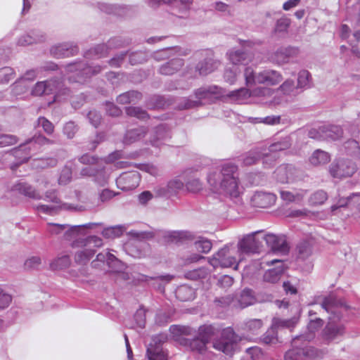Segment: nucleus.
Masks as SVG:
<instances>
[{
  "instance_id": "nucleus-43",
  "label": "nucleus",
  "mask_w": 360,
  "mask_h": 360,
  "mask_svg": "<svg viewBox=\"0 0 360 360\" xmlns=\"http://www.w3.org/2000/svg\"><path fill=\"white\" fill-rule=\"evenodd\" d=\"M291 146L290 140L289 137H285L282 140L275 142L269 146L268 148H266V152L269 153H276L281 150H286L289 148Z\"/></svg>"
},
{
  "instance_id": "nucleus-14",
  "label": "nucleus",
  "mask_w": 360,
  "mask_h": 360,
  "mask_svg": "<svg viewBox=\"0 0 360 360\" xmlns=\"http://www.w3.org/2000/svg\"><path fill=\"white\" fill-rule=\"evenodd\" d=\"M262 239L266 241L268 247L274 252L287 254L289 251V246L283 236L268 233L262 236Z\"/></svg>"
},
{
  "instance_id": "nucleus-27",
  "label": "nucleus",
  "mask_w": 360,
  "mask_h": 360,
  "mask_svg": "<svg viewBox=\"0 0 360 360\" xmlns=\"http://www.w3.org/2000/svg\"><path fill=\"white\" fill-rule=\"evenodd\" d=\"M219 63L212 58H206L200 62L196 66V70L200 75H207L217 68Z\"/></svg>"
},
{
  "instance_id": "nucleus-40",
  "label": "nucleus",
  "mask_w": 360,
  "mask_h": 360,
  "mask_svg": "<svg viewBox=\"0 0 360 360\" xmlns=\"http://www.w3.org/2000/svg\"><path fill=\"white\" fill-rule=\"evenodd\" d=\"M141 98V94L135 91H128L120 94L117 101L120 104H127L133 102H136Z\"/></svg>"
},
{
  "instance_id": "nucleus-12",
  "label": "nucleus",
  "mask_w": 360,
  "mask_h": 360,
  "mask_svg": "<svg viewBox=\"0 0 360 360\" xmlns=\"http://www.w3.org/2000/svg\"><path fill=\"white\" fill-rule=\"evenodd\" d=\"M253 43L250 41H243L241 46L243 50L232 49L228 53L229 59L233 65H240L250 62L252 55L248 51V48H251Z\"/></svg>"
},
{
  "instance_id": "nucleus-55",
  "label": "nucleus",
  "mask_w": 360,
  "mask_h": 360,
  "mask_svg": "<svg viewBox=\"0 0 360 360\" xmlns=\"http://www.w3.org/2000/svg\"><path fill=\"white\" fill-rule=\"evenodd\" d=\"M18 139L12 134H0V148L13 146L17 143Z\"/></svg>"
},
{
  "instance_id": "nucleus-63",
  "label": "nucleus",
  "mask_w": 360,
  "mask_h": 360,
  "mask_svg": "<svg viewBox=\"0 0 360 360\" xmlns=\"http://www.w3.org/2000/svg\"><path fill=\"white\" fill-rule=\"evenodd\" d=\"M346 148L356 158L360 159V146L355 140H350L347 142Z\"/></svg>"
},
{
  "instance_id": "nucleus-42",
  "label": "nucleus",
  "mask_w": 360,
  "mask_h": 360,
  "mask_svg": "<svg viewBox=\"0 0 360 360\" xmlns=\"http://www.w3.org/2000/svg\"><path fill=\"white\" fill-rule=\"evenodd\" d=\"M297 89L295 85V82L292 79L285 80L276 89H274V92H281L284 96H290L295 89Z\"/></svg>"
},
{
  "instance_id": "nucleus-17",
  "label": "nucleus",
  "mask_w": 360,
  "mask_h": 360,
  "mask_svg": "<svg viewBox=\"0 0 360 360\" xmlns=\"http://www.w3.org/2000/svg\"><path fill=\"white\" fill-rule=\"evenodd\" d=\"M295 172L296 169L292 165H283L276 169L274 177L277 181L285 184L293 179Z\"/></svg>"
},
{
  "instance_id": "nucleus-3",
  "label": "nucleus",
  "mask_w": 360,
  "mask_h": 360,
  "mask_svg": "<svg viewBox=\"0 0 360 360\" xmlns=\"http://www.w3.org/2000/svg\"><path fill=\"white\" fill-rule=\"evenodd\" d=\"M244 257L240 254L236 246L227 245L218 250L217 252L209 259V263L214 268L233 267L237 270L239 263L243 261Z\"/></svg>"
},
{
  "instance_id": "nucleus-39",
  "label": "nucleus",
  "mask_w": 360,
  "mask_h": 360,
  "mask_svg": "<svg viewBox=\"0 0 360 360\" xmlns=\"http://www.w3.org/2000/svg\"><path fill=\"white\" fill-rule=\"evenodd\" d=\"M321 307L324 309L327 312L332 314L335 313V309L341 303L337 300L336 297L333 295H329L323 298L321 302Z\"/></svg>"
},
{
  "instance_id": "nucleus-9",
  "label": "nucleus",
  "mask_w": 360,
  "mask_h": 360,
  "mask_svg": "<svg viewBox=\"0 0 360 360\" xmlns=\"http://www.w3.org/2000/svg\"><path fill=\"white\" fill-rule=\"evenodd\" d=\"M356 165L349 160L334 161L329 167V172L333 178H345L352 176L356 171Z\"/></svg>"
},
{
  "instance_id": "nucleus-32",
  "label": "nucleus",
  "mask_w": 360,
  "mask_h": 360,
  "mask_svg": "<svg viewBox=\"0 0 360 360\" xmlns=\"http://www.w3.org/2000/svg\"><path fill=\"white\" fill-rule=\"evenodd\" d=\"M168 132L165 130L163 126H158L155 131V135L151 139L150 142L153 146L160 147L161 145L165 144L168 139H169Z\"/></svg>"
},
{
  "instance_id": "nucleus-30",
  "label": "nucleus",
  "mask_w": 360,
  "mask_h": 360,
  "mask_svg": "<svg viewBox=\"0 0 360 360\" xmlns=\"http://www.w3.org/2000/svg\"><path fill=\"white\" fill-rule=\"evenodd\" d=\"M146 129L144 127H138L127 131L124 138V143L131 144L141 140L145 136Z\"/></svg>"
},
{
  "instance_id": "nucleus-41",
  "label": "nucleus",
  "mask_w": 360,
  "mask_h": 360,
  "mask_svg": "<svg viewBox=\"0 0 360 360\" xmlns=\"http://www.w3.org/2000/svg\"><path fill=\"white\" fill-rule=\"evenodd\" d=\"M328 195L323 190H318L314 192L309 198V202L312 206L323 205L328 199Z\"/></svg>"
},
{
  "instance_id": "nucleus-16",
  "label": "nucleus",
  "mask_w": 360,
  "mask_h": 360,
  "mask_svg": "<svg viewBox=\"0 0 360 360\" xmlns=\"http://www.w3.org/2000/svg\"><path fill=\"white\" fill-rule=\"evenodd\" d=\"M184 188V183L179 179H172L166 186H159L155 188V193L158 196L170 197L179 193Z\"/></svg>"
},
{
  "instance_id": "nucleus-23",
  "label": "nucleus",
  "mask_w": 360,
  "mask_h": 360,
  "mask_svg": "<svg viewBox=\"0 0 360 360\" xmlns=\"http://www.w3.org/2000/svg\"><path fill=\"white\" fill-rule=\"evenodd\" d=\"M184 65L181 58H174L160 66L159 72L162 75H172L178 72Z\"/></svg>"
},
{
  "instance_id": "nucleus-29",
  "label": "nucleus",
  "mask_w": 360,
  "mask_h": 360,
  "mask_svg": "<svg viewBox=\"0 0 360 360\" xmlns=\"http://www.w3.org/2000/svg\"><path fill=\"white\" fill-rule=\"evenodd\" d=\"M307 193L306 190H299L295 193L288 191H281L280 194L281 199L287 202H300L304 198Z\"/></svg>"
},
{
  "instance_id": "nucleus-48",
  "label": "nucleus",
  "mask_w": 360,
  "mask_h": 360,
  "mask_svg": "<svg viewBox=\"0 0 360 360\" xmlns=\"http://www.w3.org/2000/svg\"><path fill=\"white\" fill-rule=\"evenodd\" d=\"M290 20L287 18H281L278 19L274 29V33L276 34H285L290 25Z\"/></svg>"
},
{
  "instance_id": "nucleus-58",
  "label": "nucleus",
  "mask_w": 360,
  "mask_h": 360,
  "mask_svg": "<svg viewBox=\"0 0 360 360\" xmlns=\"http://www.w3.org/2000/svg\"><path fill=\"white\" fill-rule=\"evenodd\" d=\"M41 38H42V37L41 36L39 37L38 35H35V36H31L30 34L24 35L18 39V44L20 46L30 45L33 43L41 41Z\"/></svg>"
},
{
  "instance_id": "nucleus-57",
  "label": "nucleus",
  "mask_w": 360,
  "mask_h": 360,
  "mask_svg": "<svg viewBox=\"0 0 360 360\" xmlns=\"http://www.w3.org/2000/svg\"><path fill=\"white\" fill-rule=\"evenodd\" d=\"M71 263L69 256L64 255L57 259L53 263L51 264V266L53 269H65L68 268Z\"/></svg>"
},
{
  "instance_id": "nucleus-37",
  "label": "nucleus",
  "mask_w": 360,
  "mask_h": 360,
  "mask_svg": "<svg viewBox=\"0 0 360 360\" xmlns=\"http://www.w3.org/2000/svg\"><path fill=\"white\" fill-rule=\"evenodd\" d=\"M176 297L182 302L191 300L194 297L193 289L187 285H181L176 290Z\"/></svg>"
},
{
  "instance_id": "nucleus-64",
  "label": "nucleus",
  "mask_w": 360,
  "mask_h": 360,
  "mask_svg": "<svg viewBox=\"0 0 360 360\" xmlns=\"http://www.w3.org/2000/svg\"><path fill=\"white\" fill-rule=\"evenodd\" d=\"M134 320L137 326L143 328L146 323V310L141 307L139 308L134 314Z\"/></svg>"
},
{
  "instance_id": "nucleus-36",
  "label": "nucleus",
  "mask_w": 360,
  "mask_h": 360,
  "mask_svg": "<svg viewBox=\"0 0 360 360\" xmlns=\"http://www.w3.org/2000/svg\"><path fill=\"white\" fill-rule=\"evenodd\" d=\"M256 301L253 292L249 289L243 290L238 298V304L241 308L253 304Z\"/></svg>"
},
{
  "instance_id": "nucleus-22",
  "label": "nucleus",
  "mask_w": 360,
  "mask_h": 360,
  "mask_svg": "<svg viewBox=\"0 0 360 360\" xmlns=\"http://www.w3.org/2000/svg\"><path fill=\"white\" fill-rule=\"evenodd\" d=\"M345 333V327L342 324L335 325L330 321L323 331V338L331 341Z\"/></svg>"
},
{
  "instance_id": "nucleus-52",
  "label": "nucleus",
  "mask_w": 360,
  "mask_h": 360,
  "mask_svg": "<svg viewBox=\"0 0 360 360\" xmlns=\"http://www.w3.org/2000/svg\"><path fill=\"white\" fill-rule=\"evenodd\" d=\"M263 326L261 319H250L245 323L244 330L252 333H256Z\"/></svg>"
},
{
  "instance_id": "nucleus-49",
  "label": "nucleus",
  "mask_w": 360,
  "mask_h": 360,
  "mask_svg": "<svg viewBox=\"0 0 360 360\" xmlns=\"http://www.w3.org/2000/svg\"><path fill=\"white\" fill-rule=\"evenodd\" d=\"M253 123H264L268 125H276L281 123V117L280 115H270L265 117L251 118Z\"/></svg>"
},
{
  "instance_id": "nucleus-18",
  "label": "nucleus",
  "mask_w": 360,
  "mask_h": 360,
  "mask_svg": "<svg viewBox=\"0 0 360 360\" xmlns=\"http://www.w3.org/2000/svg\"><path fill=\"white\" fill-rule=\"evenodd\" d=\"M276 263L278 264L276 268L269 269L264 273V281L275 283L281 279V277L284 272V266L283 262L279 259H273L270 262H268V264H274Z\"/></svg>"
},
{
  "instance_id": "nucleus-6",
  "label": "nucleus",
  "mask_w": 360,
  "mask_h": 360,
  "mask_svg": "<svg viewBox=\"0 0 360 360\" xmlns=\"http://www.w3.org/2000/svg\"><path fill=\"white\" fill-rule=\"evenodd\" d=\"M241 338L231 327L223 329L220 337L212 342L213 347L228 356H232L236 350L237 344Z\"/></svg>"
},
{
  "instance_id": "nucleus-7",
  "label": "nucleus",
  "mask_w": 360,
  "mask_h": 360,
  "mask_svg": "<svg viewBox=\"0 0 360 360\" xmlns=\"http://www.w3.org/2000/svg\"><path fill=\"white\" fill-rule=\"evenodd\" d=\"M304 341L296 337L292 340L293 347L285 355V360H316L323 356V352L312 346L299 347V342Z\"/></svg>"
},
{
  "instance_id": "nucleus-54",
  "label": "nucleus",
  "mask_w": 360,
  "mask_h": 360,
  "mask_svg": "<svg viewBox=\"0 0 360 360\" xmlns=\"http://www.w3.org/2000/svg\"><path fill=\"white\" fill-rule=\"evenodd\" d=\"M15 77V72L10 67H4L0 69V84H6Z\"/></svg>"
},
{
  "instance_id": "nucleus-11",
  "label": "nucleus",
  "mask_w": 360,
  "mask_h": 360,
  "mask_svg": "<svg viewBox=\"0 0 360 360\" xmlns=\"http://www.w3.org/2000/svg\"><path fill=\"white\" fill-rule=\"evenodd\" d=\"M166 340L165 335H159L152 339L147 348L148 360H167V354L162 347V343Z\"/></svg>"
},
{
  "instance_id": "nucleus-60",
  "label": "nucleus",
  "mask_w": 360,
  "mask_h": 360,
  "mask_svg": "<svg viewBox=\"0 0 360 360\" xmlns=\"http://www.w3.org/2000/svg\"><path fill=\"white\" fill-rule=\"evenodd\" d=\"M186 186L187 189L192 193H198L202 189V183L198 179L189 180Z\"/></svg>"
},
{
  "instance_id": "nucleus-45",
  "label": "nucleus",
  "mask_w": 360,
  "mask_h": 360,
  "mask_svg": "<svg viewBox=\"0 0 360 360\" xmlns=\"http://www.w3.org/2000/svg\"><path fill=\"white\" fill-rule=\"evenodd\" d=\"M169 240L172 243H177L186 240H191L193 238L192 235L188 231H172L167 235Z\"/></svg>"
},
{
  "instance_id": "nucleus-50",
  "label": "nucleus",
  "mask_w": 360,
  "mask_h": 360,
  "mask_svg": "<svg viewBox=\"0 0 360 360\" xmlns=\"http://www.w3.org/2000/svg\"><path fill=\"white\" fill-rule=\"evenodd\" d=\"M194 247L198 252L207 253L212 249V243L208 239L200 238L194 243Z\"/></svg>"
},
{
  "instance_id": "nucleus-46",
  "label": "nucleus",
  "mask_w": 360,
  "mask_h": 360,
  "mask_svg": "<svg viewBox=\"0 0 360 360\" xmlns=\"http://www.w3.org/2000/svg\"><path fill=\"white\" fill-rule=\"evenodd\" d=\"M298 257L301 259H306L312 253V247L309 242L302 241L297 246Z\"/></svg>"
},
{
  "instance_id": "nucleus-44",
  "label": "nucleus",
  "mask_w": 360,
  "mask_h": 360,
  "mask_svg": "<svg viewBox=\"0 0 360 360\" xmlns=\"http://www.w3.org/2000/svg\"><path fill=\"white\" fill-rule=\"evenodd\" d=\"M298 322V318L293 317L290 319H281L275 318L273 320V326L278 328H293Z\"/></svg>"
},
{
  "instance_id": "nucleus-34",
  "label": "nucleus",
  "mask_w": 360,
  "mask_h": 360,
  "mask_svg": "<svg viewBox=\"0 0 360 360\" xmlns=\"http://www.w3.org/2000/svg\"><path fill=\"white\" fill-rule=\"evenodd\" d=\"M148 2L151 7H156L162 4H180L182 6V7L180 9L182 11H186L188 7L192 4L193 0H148Z\"/></svg>"
},
{
  "instance_id": "nucleus-26",
  "label": "nucleus",
  "mask_w": 360,
  "mask_h": 360,
  "mask_svg": "<svg viewBox=\"0 0 360 360\" xmlns=\"http://www.w3.org/2000/svg\"><path fill=\"white\" fill-rule=\"evenodd\" d=\"M323 140L335 141L342 136L343 131L342 128L336 125L323 126Z\"/></svg>"
},
{
  "instance_id": "nucleus-53",
  "label": "nucleus",
  "mask_w": 360,
  "mask_h": 360,
  "mask_svg": "<svg viewBox=\"0 0 360 360\" xmlns=\"http://www.w3.org/2000/svg\"><path fill=\"white\" fill-rule=\"evenodd\" d=\"M240 72L238 68L232 66L225 70L224 77L226 82L233 84L236 81L237 75Z\"/></svg>"
},
{
  "instance_id": "nucleus-8",
  "label": "nucleus",
  "mask_w": 360,
  "mask_h": 360,
  "mask_svg": "<svg viewBox=\"0 0 360 360\" xmlns=\"http://www.w3.org/2000/svg\"><path fill=\"white\" fill-rule=\"evenodd\" d=\"M262 231H257L244 236L237 243L236 248L240 254L256 253L259 251L262 247L263 239L259 235Z\"/></svg>"
},
{
  "instance_id": "nucleus-13",
  "label": "nucleus",
  "mask_w": 360,
  "mask_h": 360,
  "mask_svg": "<svg viewBox=\"0 0 360 360\" xmlns=\"http://www.w3.org/2000/svg\"><path fill=\"white\" fill-rule=\"evenodd\" d=\"M141 180V176L138 172L131 171L123 172L116 179L117 186L124 191H128L136 188Z\"/></svg>"
},
{
  "instance_id": "nucleus-35",
  "label": "nucleus",
  "mask_w": 360,
  "mask_h": 360,
  "mask_svg": "<svg viewBox=\"0 0 360 360\" xmlns=\"http://www.w3.org/2000/svg\"><path fill=\"white\" fill-rule=\"evenodd\" d=\"M221 94V89L217 86L201 87L195 91V96L198 99L209 98L212 95H219Z\"/></svg>"
},
{
  "instance_id": "nucleus-10",
  "label": "nucleus",
  "mask_w": 360,
  "mask_h": 360,
  "mask_svg": "<svg viewBox=\"0 0 360 360\" xmlns=\"http://www.w3.org/2000/svg\"><path fill=\"white\" fill-rule=\"evenodd\" d=\"M299 49L294 46L280 47L269 56V60L274 64L282 65L288 63L290 59L297 57Z\"/></svg>"
},
{
  "instance_id": "nucleus-51",
  "label": "nucleus",
  "mask_w": 360,
  "mask_h": 360,
  "mask_svg": "<svg viewBox=\"0 0 360 360\" xmlns=\"http://www.w3.org/2000/svg\"><path fill=\"white\" fill-rule=\"evenodd\" d=\"M126 113L129 116L134 117L140 120H145L148 117L146 111L139 107H128L126 108Z\"/></svg>"
},
{
  "instance_id": "nucleus-20",
  "label": "nucleus",
  "mask_w": 360,
  "mask_h": 360,
  "mask_svg": "<svg viewBox=\"0 0 360 360\" xmlns=\"http://www.w3.org/2000/svg\"><path fill=\"white\" fill-rule=\"evenodd\" d=\"M78 49L77 46H72L68 44H59L53 46L50 50V53L57 58L69 57L74 56Z\"/></svg>"
},
{
  "instance_id": "nucleus-19",
  "label": "nucleus",
  "mask_w": 360,
  "mask_h": 360,
  "mask_svg": "<svg viewBox=\"0 0 360 360\" xmlns=\"http://www.w3.org/2000/svg\"><path fill=\"white\" fill-rule=\"evenodd\" d=\"M46 213L56 212L59 210H70L71 207L65 203H62L55 191L46 195Z\"/></svg>"
},
{
  "instance_id": "nucleus-38",
  "label": "nucleus",
  "mask_w": 360,
  "mask_h": 360,
  "mask_svg": "<svg viewBox=\"0 0 360 360\" xmlns=\"http://www.w3.org/2000/svg\"><path fill=\"white\" fill-rule=\"evenodd\" d=\"M72 163L68 162L61 169L58 182L60 185H67L72 180Z\"/></svg>"
},
{
  "instance_id": "nucleus-4",
  "label": "nucleus",
  "mask_w": 360,
  "mask_h": 360,
  "mask_svg": "<svg viewBox=\"0 0 360 360\" xmlns=\"http://www.w3.org/2000/svg\"><path fill=\"white\" fill-rule=\"evenodd\" d=\"M103 245V240L96 236L87 237L84 239L76 240L72 242V248H79V250L75 254L74 259L75 263L79 265H84L95 255L96 250L102 247Z\"/></svg>"
},
{
  "instance_id": "nucleus-31",
  "label": "nucleus",
  "mask_w": 360,
  "mask_h": 360,
  "mask_svg": "<svg viewBox=\"0 0 360 360\" xmlns=\"http://www.w3.org/2000/svg\"><path fill=\"white\" fill-rule=\"evenodd\" d=\"M330 155L326 151L316 150L309 158V162L314 166H319L329 162Z\"/></svg>"
},
{
  "instance_id": "nucleus-61",
  "label": "nucleus",
  "mask_w": 360,
  "mask_h": 360,
  "mask_svg": "<svg viewBox=\"0 0 360 360\" xmlns=\"http://www.w3.org/2000/svg\"><path fill=\"white\" fill-rule=\"evenodd\" d=\"M68 225L66 224L48 223L46 224V232L51 234H58L65 231Z\"/></svg>"
},
{
  "instance_id": "nucleus-33",
  "label": "nucleus",
  "mask_w": 360,
  "mask_h": 360,
  "mask_svg": "<svg viewBox=\"0 0 360 360\" xmlns=\"http://www.w3.org/2000/svg\"><path fill=\"white\" fill-rule=\"evenodd\" d=\"M217 331V328L212 325L205 324L199 327L198 337L208 343Z\"/></svg>"
},
{
  "instance_id": "nucleus-5",
  "label": "nucleus",
  "mask_w": 360,
  "mask_h": 360,
  "mask_svg": "<svg viewBox=\"0 0 360 360\" xmlns=\"http://www.w3.org/2000/svg\"><path fill=\"white\" fill-rule=\"evenodd\" d=\"M274 94V89L264 86H256L252 89L240 88L231 91L227 96L238 103H247L249 98H257L262 101L271 97Z\"/></svg>"
},
{
  "instance_id": "nucleus-21",
  "label": "nucleus",
  "mask_w": 360,
  "mask_h": 360,
  "mask_svg": "<svg viewBox=\"0 0 360 360\" xmlns=\"http://www.w3.org/2000/svg\"><path fill=\"white\" fill-rule=\"evenodd\" d=\"M11 190L34 200L41 199L42 197L32 186L25 182L15 184L12 186Z\"/></svg>"
},
{
  "instance_id": "nucleus-56",
  "label": "nucleus",
  "mask_w": 360,
  "mask_h": 360,
  "mask_svg": "<svg viewBox=\"0 0 360 360\" xmlns=\"http://www.w3.org/2000/svg\"><path fill=\"white\" fill-rule=\"evenodd\" d=\"M41 264V259L37 256H33L25 260L24 267L26 270L37 269Z\"/></svg>"
},
{
  "instance_id": "nucleus-59",
  "label": "nucleus",
  "mask_w": 360,
  "mask_h": 360,
  "mask_svg": "<svg viewBox=\"0 0 360 360\" xmlns=\"http://www.w3.org/2000/svg\"><path fill=\"white\" fill-rule=\"evenodd\" d=\"M264 344H275L278 342L277 333L274 328L269 329L262 338Z\"/></svg>"
},
{
  "instance_id": "nucleus-2",
  "label": "nucleus",
  "mask_w": 360,
  "mask_h": 360,
  "mask_svg": "<svg viewBox=\"0 0 360 360\" xmlns=\"http://www.w3.org/2000/svg\"><path fill=\"white\" fill-rule=\"evenodd\" d=\"M243 77L245 85L248 87H253L256 85H264L263 86H275L279 84L283 77L278 70L264 68L256 72L252 67H246L244 70Z\"/></svg>"
},
{
  "instance_id": "nucleus-28",
  "label": "nucleus",
  "mask_w": 360,
  "mask_h": 360,
  "mask_svg": "<svg viewBox=\"0 0 360 360\" xmlns=\"http://www.w3.org/2000/svg\"><path fill=\"white\" fill-rule=\"evenodd\" d=\"M323 325V321L321 319L316 318L315 319H311L308 323L309 333L307 335H301L297 336L304 341H310L314 338V333L319 330Z\"/></svg>"
},
{
  "instance_id": "nucleus-25",
  "label": "nucleus",
  "mask_w": 360,
  "mask_h": 360,
  "mask_svg": "<svg viewBox=\"0 0 360 360\" xmlns=\"http://www.w3.org/2000/svg\"><path fill=\"white\" fill-rule=\"evenodd\" d=\"M268 155L266 148H256L251 150L243 157V163L244 165H252L255 164L262 156Z\"/></svg>"
},
{
  "instance_id": "nucleus-47",
  "label": "nucleus",
  "mask_w": 360,
  "mask_h": 360,
  "mask_svg": "<svg viewBox=\"0 0 360 360\" xmlns=\"http://www.w3.org/2000/svg\"><path fill=\"white\" fill-rule=\"evenodd\" d=\"M310 78H311V75L307 70H300L298 72L297 84L296 86L297 88V89H304V88L309 87L310 86Z\"/></svg>"
},
{
  "instance_id": "nucleus-15",
  "label": "nucleus",
  "mask_w": 360,
  "mask_h": 360,
  "mask_svg": "<svg viewBox=\"0 0 360 360\" xmlns=\"http://www.w3.org/2000/svg\"><path fill=\"white\" fill-rule=\"evenodd\" d=\"M251 201L254 207L268 208L276 203V196L271 193L257 191L252 197Z\"/></svg>"
},
{
  "instance_id": "nucleus-62",
  "label": "nucleus",
  "mask_w": 360,
  "mask_h": 360,
  "mask_svg": "<svg viewBox=\"0 0 360 360\" xmlns=\"http://www.w3.org/2000/svg\"><path fill=\"white\" fill-rule=\"evenodd\" d=\"M207 344V342L201 340L199 337H197L190 342V347L193 351L202 352L205 349Z\"/></svg>"
},
{
  "instance_id": "nucleus-1",
  "label": "nucleus",
  "mask_w": 360,
  "mask_h": 360,
  "mask_svg": "<svg viewBox=\"0 0 360 360\" xmlns=\"http://www.w3.org/2000/svg\"><path fill=\"white\" fill-rule=\"evenodd\" d=\"M236 172L237 166L232 163L224 164L220 169L210 171L207 176L210 191L230 198H238L243 188Z\"/></svg>"
},
{
  "instance_id": "nucleus-24",
  "label": "nucleus",
  "mask_w": 360,
  "mask_h": 360,
  "mask_svg": "<svg viewBox=\"0 0 360 360\" xmlns=\"http://www.w3.org/2000/svg\"><path fill=\"white\" fill-rule=\"evenodd\" d=\"M95 225H96V224L94 223H89L84 225L72 226H69L68 225V227L64 231V238L65 240H74L73 242L75 241L76 240H79L81 238H79V236L80 235H82V233H81V231L83 228H92Z\"/></svg>"
}]
</instances>
